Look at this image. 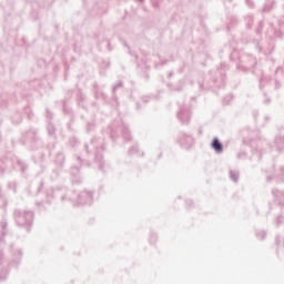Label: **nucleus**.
<instances>
[{"label": "nucleus", "mask_w": 284, "mask_h": 284, "mask_svg": "<svg viewBox=\"0 0 284 284\" xmlns=\"http://www.w3.org/2000/svg\"><path fill=\"white\" fill-rule=\"evenodd\" d=\"M84 150L88 156L93 155V163H95L99 170L105 172V168H108V162L103 156V152L106 150L105 138L93 136L90 144H84Z\"/></svg>", "instance_id": "obj_1"}, {"label": "nucleus", "mask_w": 284, "mask_h": 284, "mask_svg": "<svg viewBox=\"0 0 284 284\" xmlns=\"http://www.w3.org/2000/svg\"><path fill=\"white\" fill-rule=\"evenodd\" d=\"M209 79L210 80H199V90L200 92H205L207 90H212V88H225V81H226V75H225V69H223V64L221 68H219L214 72L209 73Z\"/></svg>", "instance_id": "obj_2"}, {"label": "nucleus", "mask_w": 284, "mask_h": 284, "mask_svg": "<svg viewBox=\"0 0 284 284\" xmlns=\"http://www.w3.org/2000/svg\"><path fill=\"white\" fill-rule=\"evenodd\" d=\"M13 219L18 227H23L27 232H31L34 223V211L14 209Z\"/></svg>", "instance_id": "obj_3"}, {"label": "nucleus", "mask_w": 284, "mask_h": 284, "mask_svg": "<svg viewBox=\"0 0 284 284\" xmlns=\"http://www.w3.org/2000/svg\"><path fill=\"white\" fill-rule=\"evenodd\" d=\"M57 199L58 201H74L72 195H68V187L60 186L57 189H49L45 192V201L37 202V205H50L52 201Z\"/></svg>", "instance_id": "obj_4"}, {"label": "nucleus", "mask_w": 284, "mask_h": 284, "mask_svg": "<svg viewBox=\"0 0 284 284\" xmlns=\"http://www.w3.org/2000/svg\"><path fill=\"white\" fill-rule=\"evenodd\" d=\"M109 132L112 141H116L119 136H123L124 141H132L130 128L123 120H115L109 125Z\"/></svg>", "instance_id": "obj_5"}, {"label": "nucleus", "mask_w": 284, "mask_h": 284, "mask_svg": "<svg viewBox=\"0 0 284 284\" xmlns=\"http://www.w3.org/2000/svg\"><path fill=\"white\" fill-rule=\"evenodd\" d=\"M24 141L29 143L32 150H39V148H43V141L39 138V130L30 129L24 133Z\"/></svg>", "instance_id": "obj_6"}, {"label": "nucleus", "mask_w": 284, "mask_h": 284, "mask_svg": "<svg viewBox=\"0 0 284 284\" xmlns=\"http://www.w3.org/2000/svg\"><path fill=\"white\" fill-rule=\"evenodd\" d=\"M178 119L182 125H190L192 119V109L187 105H181L178 112Z\"/></svg>", "instance_id": "obj_7"}, {"label": "nucleus", "mask_w": 284, "mask_h": 284, "mask_svg": "<svg viewBox=\"0 0 284 284\" xmlns=\"http://www.w3.org/2000/svg\"><path fill=\"white\" fill-rule=\"evenodd\" d=\"M72 201H75L78 205H92L94 201V193L92 191H82L78 194V199L74 197Z\"/></svg>", "instance_id": "obj_8"}, {"label": "nucleus", "mask_w": 284, "mask_h": 284, "mask_svg": "<svg viewBox=\"0 0 284 284\" xmlns=\"http://www.w3.org/2000/svg\"><path fill=\"white\" fill-rule=\"evenodd\" d=\"M11 262L9 265H21V260L23 258V251L21 248H16L14 244L10 245Z\"/></svg>", "instance_id": "obj_9"}, {"label": "nucleus", "mask_w": 284, "mask_h": 284, "mask_svg": "<svg viewBox=\"0 0 284 284\" xmlns=\"http://www.w3.org/2000/svg\"><path fill=\"white\" fill-rule=\"evenodd\" d=\"M245 64H239L237 70H241V72H247V70H251V68H254L256 65V58H254L253 54H246L244 58Z\"/></svg>", "instance_id": "obj_10"}, {"label": "nucleus", "mask_w": 284, "mask_h": 284, "mask_svg": "<svg viewBox=\"0 0 284 284\" xmlns=\"http://www.w3.org/2000/svg\"><path fill=\"white\" fill-rule=\"evenodd\" d=\"M272 196L274 199V203H277L281 207H283V205H284V191L278 189V187H274V189H272Z\"/></svg>", "instance_id": "obj_11"}, {"label": "nucleus", "mask_w": 284, "mask_h": 284, "mask_svg": "<svg viewBox=\"0 0 284 284\" xmlns=\"http://www.w3.org/2000/svg\"><path fill=\"white\" fill-rule=\"evenodd\" d=\"M272 179H276L281 183H284V166H280L273 174L266 176V181L270 183Z\"/></svg>", "instance_id": "obj_12"}, {"label": "nucleus", "mask_w": 284, "mask_h": 284, "mask_svg": "<svg viewBox=\"0 0 284 284\" xmlns=\"http://www.w3.org/2000/svg\"><path fill=\"white\" fill-rule=\"evenodd\" d=\"M179 143L190 148V145H194V138L190 133H182L179 138Z\"/></svg>", "instance_id": "obj_13"}, {"label": "nucleus", "mask_w": 284, "mask_h": 284, "mask_svg": "<svg viewBox=\"0 0 284 284\" xmlns=\"http://www.w3.org/2000/svg\"><path fill=\"white\" fill-rule=\"evenodd\" d=\"M170 92H183L185 90V80L181 79L176 84L168 83Z\"/></svg>", "instance_id": "obj_14"}, {"label": "nucleus", "mask_w": 284, "mask_h": 284, "mask_svg": "<svg viewBox=\"0 0 284 284\" xmlns=\"http://www.w3.org/2000/svg\"><path fill=\"white\" fill-rule=\"evenodd\" d=\"M93 93L95 99H102L103 101H108V95L105 94V92H103V89H101V87H99V83H94L93 84Z\"/></svg>", "instance_id": "obj_15"}, {"label": "nucleus", "mask_w": 284, "mask_h": 284, "mask_svg": "<svg viewBox=\"0 0 284 284\" xmlns=\"http://www.w3.org/2000/svg\"><path fill=\"white\" fill-rule=\"evenodd\" d=\"M0 243H6V236H8V221L0 222Z\"/></svg>", "instance_id": "obj_16"}, {"label": "nucleus", "mask_w": 284, "mask_h": 284, "mask_svg": "<svg viewBox=\"0 0 284 284\" xmlns=\"http://www.w3.org/2000/svg\"><path fill=\"white\" fill-rule=\"evenodd\" d=\"M211 148L216 154H223V143H221V140H219V138H214L212 140Z\"/></svg>", "instance_id": "obj_17"}, {"label": "nucleus", "mask_w": 284, "mask_h": 284, "mask_svg": "<svg viewBox=\"0 0 284 284\" xmlns=\"http://www.w3.org/2000/svg\"><path fill=\"white\" fill-rule=\"evenodd\" d=\"M77 101H78L79 108H83V110H85V108H88L85 105V94L83 93V90H81V89H79L77 92Z\"/></svg>", "instance_id": "obj_18"}, {"label": "nucleus", "mask_w": 284, "mask_h": 284, "mask_svg": "<svg viewBox=\"0 0 284 284\" xmlns=\"http://www.w3.org/2000/svg\"><path fill=\"white\" fill-rule=\"evenodd\" d=\"M54 163L59 170H62L63 165L65 164V154H63V152L57 153Z\"/></svg>", "instance_id": "obj_19"}, {"label": "nucleus", "mask_w": 284, "mask_h": 284, "mask_svg": "<svg viewBox=\"0 0 284 284\" xmlns=\"http://www.w3.org/2000/svg\"><path fill=\"white\" fill-rule=\"evenodd\" d=\"M12 164L18 165V168H20L22 174H26V172H28V163H26L24 161L19 160L18 158H14L12 160Z\"/></svg>", "instance_id": "obj_20"}, {"label": "nucleus", "mask_w": 284, "mask_h": 284, "mask_svg": "<svg viewBox=\"0 0 284 284\" xmlns=\"http://www.w3.org/2000/svg\"><path fill=\"white\" fill-rule=\"evenodd\" d=\"M10 163H12V161H10V159L8 158L0 159V176H3L6 170H8V168L10 166Z\"/></svg>", "instance_id": "obj_21"}, {"label": "nucleus", "mask_w": 284, "mask_h": 284, "mask_svg": "<svg viewBox=\"0 0 284 284\" xmlns=\"http://www.w3.org/2000/svg\"><path fill=\"white\" fill-rule=\"evenodd\" d=\"M275 148L277 152H284V135L275 136Z\"/></svg>", "instance_id": "obj_22"}, {"label": "nucleus", "mask_w": 284, "mask_h": 284, "mask_svg": "<svg viewBox=\"0 0 284 284\" xmlns=\"http://www.w3.org/2000/svg\"><path fill=\"white\" fill-rule=\"evenodd\" d=\"M272 83V78L267 75H262L260 79V90H265L267 85Z\"/></svg>", "instance_id": "obj_23"}, {"label": "nucleus", "mask_w": 284, "mask_h": 284, "mask_svg": "<svg viewBox=\"0 0 284 284\" xmlns=\"http://www.w3.org/2000/svg\"><path fill=\"white\" fill-rule=\"evenodd\" d=\"M70 172H71L72 176H75V179L72 180L73 185H79L80 183H82L81 178H77V174H79V172H80L79 168L73 166V168H71Z\"/></svg>", "instance_id": "obj_24"}, {"label": "nucleus", "mask_w": 284, "mask_h": 284, "mask_svg": "<svg viewBox=\"0 0 284 284\" xmlns=\"http://www.w3.org/2000/svg\"><path fill=\"white\" fill-rule=\"evenodd\" d=\"M47 132L49 136H57V126L52 122H48Z\"/></svg>", "instance_id": "obj_25"}, {"label": "nucleus", "mask_w": 284, "mask_h": 284, "mask_svg": "<svg viewBox=\"0 0 284 284\" xmlns=\"http://www.w3.org/2000/svg\"><path fill=\"white\" fill-rule=\"evenodd\" d=\"M244 21L246 23L247 30H252V28L254 27V16H246L244 18Z\"/></svg>", "instance_id": "obj_26"}, {"label": "nucleus", "mask_w": 284, "mask_h": 284, "mask_svg": "<svg viewBox=\"0 0 284 284\" xmlns=\"http://www.w3.org/2000/svg\"><path fill=\"white\" fill-rule=\"evenodd\" d=\"M10 274V270L8 268H2L0 271V283H3L7 278H8V275Z\"/></svg>", "instance_id": "obj_27"}, {"label": "nucleus", "mask_w": 284, "mask_h": 284, "mask_svg": "<svg viewBox=\"0 0 284 284\" xmlns=\"http://www.w3.org/2000/svg\"><path fill=\"white\" fill-rule=\"evenodd\" d=\"M234 26H239V18H236V16H232L230 18V22L227 23V29L230 30V28H234Z\"/></svg>", "instance_id": "obj_28"}, {"label": "nucleus", "mask_w": 284, "mask_h": 284, "mask_svg": "<svg viewBox=\"0 0 284 284\" xmlns=\"http://www.w3.org/2000/svg\"><path fill=\"white\" fill-rule=\"evenodd\" d=\"M239 176H240L239 171H234V170H231V171H230V179H231L234 183H239Z\"/></svg>", "instance_id": "obj_29"}, {"label": "nucleus", "mask_w": 284, "mask_h": 284, "mask_svg": "<svg viewBox=\"0 0 284 284\" xmlns=\"http://www.w3.org/2000/svg\"><path fill=\"white\" fill-rule=\"evenodd\" d=\"M97 129V122L94 120L87 123V132H94Z\"/></svg>", "instance_id": "obj_30"}, {"label": "nucleus", "mask_w": 284, "mask_h": 284, "mask_svg": "<svg viewBox=\"0 0 284 284\" xmlns=\"http://www.w3.org/2000/svg\"><path fill=\"white\" fill-rule=\"evenodd\" d=\"M23 121V118L21 116V113H16L12 116V123H14L16 125H19V123H21Z\"/></svg>", "instance_id": "obj_31"}, {"label": "nucleus", "mask_w": 284, "mask_h": 284, "mask_svg": "<svg viewBox=\"0 0 284 284\" xmlns=\"http://www.w3.org/2000/svg\"><path fill=\"white\" fill-rule=\"evenodd\" d=\"M129 156H134V154H139V145L134 144L128 151Z\"/></svg>", "instance_id": "obj_32"}, {"label": "nucleus", "mask_w": 284, "mask_h": 284, "mask_svg": "<svg viewBox=\"0 0 284 284\" xmlns=\"http://www.w3.org/2000/svg\"><path fill=\"white\" fill-rule=\"evenodd\" d=\"M69 145L71 148H77L79 145V138L78 136H71L69 140Z\"/></svg>", "instance_id": "obj_33"}, {"label": "nucleus", "mask_w": 284, "mask_h": 284, "mask_svg": "<svg viewBox=\"0 0 284 284\" xmlns=\"http://www.w3.org/2000/svg\"><path fill=\"white\" fill-rule=\"evenodd\" d=\"M263 28H265V23L263 21H260L257 28L255 29L256 34H258L260 37L263 34Z\"/></svg>", "instance_id": "obj_34"}, {"label": "nucleus", "mask_w": 284, "mask_h": 284, "mask_svg": "<svg viewBox=\"0 0 284 284\" xmlns=\"http://www.w3.org/2000/svg\"><path fill=\"white\" fill-rule=\"evenodd\" d=\"M266 236H267V233L265 231H260L256 233V239H258L260 241L265 240Z\"/></svg>", "instance_id": "obj_35"}, {"label": "nucleus", "mask_w": 284, "mask_h": 284, "mask_svg": "<svg viewBox=\"0 0 284 284\" xmlns=\"http://www.w3.org/2000/svg\"><path fill=\"white\" fill-rule=\"evenodd\" d=\"M274 37L276 39H283L284 38V32H282L281 29H275L274 30Z\"/></svg>", "instance_id": "obj_36"}, {"label": "nucleus", "mask_w": 284, "mask_h": 284, "mask_svg": "<svg viewBox=\"0 0 284 284\" xmlns=\"http://www.w3.org/2000/svg\"><path fill=\"white\" fill-rule=\"evenodd\" d=\"M263 103L264 105H270V103H272V98H270V95H267V93L265 92H264Z\"/></svg>", "instance_id": "obj_37"}, {"label": "nucleus", "mask_w": 284, "mask_h": 284, "mask_svg": "<svg viewBox=\"0 0 284 284\" xmlns=\"http://www.w3.org/2000/svg\"><path fill=\"white\" fill-rule=\"evenodd\" d=\"M3 263H6V252L0 248V265H3Z\"/></svg>", "instance_id": "obj_38"}, {"label": "nucleus", "mask_w": 284, "mask_h": 284, "mask_svg": "<svg viewBox=\"0 0 284 284\" xmlns=\"http://www.w3.org/2000/svg\"><path fill=\"white\" fill-rule=\"evenodd\" d=\"M119 88H123V81H119V83L113 87V89H112L113 97H114V94H116V90Z\"/></svg>", "instance_id": "obj_39"}, {"label": "nucleus", "mask_w": 284, "mask_h": 284, "mask_svg": "<svg viewBox=\"0 0 284 284\" xmlns=\"http://www.w3.org/2000/svg\"><path fill=\"white\" fill-rule=\"evenodd\" d=\"M45 119L48 120V123H51L52 112L50 111V109H47Z\"/></svg>", "instance_id": "obj_40"}, {"label": "nucleus", "mask_w": 284, "mask_h": 284, "mask_svg": "<svg viewBox=\"0 0 284 284\" xmlns=\"http://www.w3.org/2000/svg\"><path fill=\"white\" fill-rule=\"evenodd\" d=\"M8 187L9 190H13V192H17V182H9Z\"/></svg>", "instance_id": "obj_41"}, {"label": "nucleus", "mask_w": 284, "mask_h": 284, "mask_svg": "<svg viewBox=\"0 0 284 284\" xmlns=\"http://www.w3.org/2000/svg\"><path fill=\"white\" fill-rule=\"evenodd\" d=\"M276 225H277V227H278V225H283V215H278L276 217Z\"/></svg>", "instance_id": "obj_42"}, {"label": "nucleus", "mask_w": 284, "mask_h": 284, "mask_svg": "<svg viewBox=\"0 0 284 284\" xmlns=\"http://www.w3.org/2000/svg\"><path fill=\"white\" fill-rule=\"evenodd\" d=\"M239 159H247V153L245 151H242L237 154Z\"/></svg>", "instance_id": "obj_43"}, {"label": "nucleus", "mask_w": 284, "mask_h": 284, "mask_svg": "<svg viewBox=\"0 0 284 284\" xmlns=\"http://www.w3.org/2000/svg\"><path fill=\"white\" fill-rule=\"evenodd\" d=\"M231 101H232V97L229 95V97L224 98L223 103L225 105H227V103L231 102Z\"/></svg>", "instance_id": "obj_44"}, {"label": "nucleus", "mask_w": 284, "mask_h": 284, "mask_svg": "<svg viewBox=\"0 0 284 284\" xmlns=\"http://www.w3.org/2000/svg\"><path fill=\"white\" fill-rule=\"evenodd\" d=\"M275 245H281V235L275 237Z\"/></svg>", "instance_id": "obj_45"}, {"label": "nucleus", "mask_w": 284, "mask_h": 284, "mask_svg": "<svg viewBox=\"0 0 284 284\" xmlns=\"http://www.w3.org/2000/svg\"><path fill=\"white\" fill-rule=\"evenodd\" d=\"M242 43H250V38H247V36H244L242 38Z\"/></svg>", "instance_id": "obj_46"}, {"label": "nucleus", "mask_w": 284, "mask_h": 284, "mask_svg": "<svg viewBox=\"0 0 284 284\" xmlns=\"http://www.w3.org/2000/svg\"><path fill=\"white\" fill-rule=\"evenodd\" d=\"M246 3L248 6V8H254V1L252 0H246Z\"/></svg>", "instance_id": "obj_47"}, {"label": "nucleus", "mask_w": 284, "mask_h": 284, "mask_svg": "<svg viewBox=\"0 0 284 284\" xmlns=\"http://www.w3.org/2000/svg\"><path fill=\"white\" fill-rule=\"evenodd\" d=\"M72 94H74V92L72 90L67 91V97L69 99H72Z\"/></svg>", "instance_id": "obj_48"}, {"label": "nucleus", "mask_w": 284, "mask_h": 284, "mask_svg": "<svg viewBox=\"0 0 284 284\" xmlns=\"http://www.w3.org/2000/svg\"><path fill=\"white\" fill-rule=\"evenodd\" d=\"M256 49L258 50V52H264L263 47H261V44L258 42L256 43Z\"/></svg>", "instance_id": "obj_49"}, {"label": "nucleus", "mask_w": 284, "mask_h": 284, "mask_svg": "<svg viewBox=\"0 0 284 284\" xmlns=\"http://www.w3.org/2000/svg\"><path fill=\"white\" fill-rule=\"evenodd\" d=\"M142 103H150V98L148 97L142 98Z\"/></svg>", "instance_id": "obj_50"}, {"label": "nucleus", "mask_w": 284, "mask_h": 284, "mask_svg": "<svg viewBox=\"0 0 284 284\" xmlns=\"http://www.w3.org/2000/svg\"><path fill=\"white\" fill-rule=\"evenodd\" d=\"M67 103H68V102H67L65 100H63V109H64L65 112H68V114H70V110H68V109L65 108Z\"/></svg>", "instance_id": "obj_51"}, {"label": "nucleus", "mask_w": 284, "mask_h": 284, "mask_svg": "<svg viewBox=\"0 0 284 284\" xmlns=\"http://www.w3.org/2000/svg\"><path fill=\"white\" fill-rule=\"evenodd\" d=\"M281 88V82H278L277 80H275V90H278Z\"/></svg>", "instance_id": "obj_52"}, {"label": "nucleus", "mask_w": 284, "mask_h": 284, "mask_svg": "<svg viewBox=\"0 0 284 284\" xmlns=\"http://www.w3.org/2000/svg\"><path fill=\"white\" fill-rule=\"evenodd\" d=\"M194 202L192 201V200H186V205L189 206V207H192V204H193Z\"/></svg>", "instance_id": "obj_53"}, {"label": "nucleus", "mask_w": 284, "mask_h": 284, "mask_svg": "<svg viewBox=\"0 0 284 284\" xmlns=\"http://www.w3.org/2000/svg\"><path fill=\"white\" fill-rule=\"evenodd\" d=\"M174 77V71L169 72L168 79H172Z\"/></svg>", "instance_id": "obj_54"}, {"label": "nucleus", "mask_w": 284, "mask_h": 284, "mask_svg": "<svg viewBox=\"0 0 284 284\" xmlns=\"http://www.w3.org/2000/svg\"><path fill=\"white\" fill-rule=\"evenodd\" d=\"M28 119H34V113L29 112V113H28Z\"/></svg>", "instance_id": "obj_55"}, {"label": "nucleus", "mask_w": 284, "mask_h": 284, "mask_svg": "<svg viewBox=\"0 0 284 284\" xmlns=\"http://www.w3.org/2000/svg\"><path fill=\"white\" fill-rule=\"evenodd\" d=\"M129 54H131V57H134L135 59H139V55H136L135 53H132V51H129Z\"/></svg>", "instance_id": "obj_56"}, {"label": "nucleus", "mask_w": 284, "mask_h": 284, "mask_svg": "<svg viewBox=\"0 0 284 284\" xmlns=\"http://www.w3.org/2000/svg\"><path fill=\"white\" fill-rule=\"evenodd\" d=\"M144 79H145V81H149L150 80V73H145Z\"/></svg>", "instance_id": "obj_57"}, {"label": "nucleus", "mask_w": 284, "mask_h": 284, "mask_svg": "<svg viewBox=\"0 0 284 284\" xmlns=\"http://www.w3.org/2000/svg\"><path fill=\"white\" fill-rule=\"evenodd\" d=\"M153 8H159V2H153Z\"/></svg>", "instance_id": "obj_58"}, {"label": "nucleus", "mask_w": 284, "mask_h": 284, "mask_svg": "<svg viewBox=\"0 0 284 284\" xmlns=\"http://www.w3.org/2000/svg\"><path fill=\"white\" fill-rule=\"evenodd\" d=\"M165 64H168V60H164L161 62V65H165Z\"/></svg>", "instance_id": "obj_59"}, {"label": "nucleus", "mask_w": 284, "mask_h": 284, "mask_svg": "<svg viewBox=\"0 0 284 284\" xmlns=\"http://www.w3.org/2000/svg\"><path fill=\"white\" fill-rule=\"evenodd\" d=\"M136 109L141 110V103H139V102L136 103Z\"/></svg>", "instance_id": "obj_60"}, {"label": "nucleus", "mask_w": 284, "mask_h": 284, "mask_svg": "<svg viewBox=\"0 0 284 284\" xmlns=\"http://www.w3.org/2000/svg\"><path fill=\"white\" fill-rule=\"evenodd\" d=\"M41 187H43V182H41V183H40V187H39V190H41Z\"/></svg>", "instance_id": "obj_61"}, {"label": "nucleus", "mask_w": 284, "mask_h": 284, "mask_svg": "<svg viewBox=\"0 0 284 284\" xmlns=\"http://www.w3.org/2000/svg\"><path fill=\"white\" fill-rule=\"evenodd\" d=\"M180 74L183 73V68L179 70Z\"/></svg>", "instance_id": "obj_62"}, {"label": "nucleus", "mask_w": 284, "mask_h": 284, "mask_svg": "<svg viewBox=\"0 0 284 284\" xmlns=\"http://www.w3.org/2000/svg\"><path fill=\"white\" fill-rule=\"evenodd\" d=\"M140 3H143V1H145V0H138Z\"/></svg>", "instance_id": "obj_63"}, {"label": "nucleus", "mask_w": 284, "mask_h": 284, "mask_svg": "<svg viewBox=\"0 0 284 284\" xmlns=\"http://www.w3.org/2000/svg\"><path fill=\"white\" fill-rule=\"evenodd\" d=\"M70 128H72L71 124H69V130H70Z\"/></svg>", "instance_id": "obj_64"}]
</instances>
